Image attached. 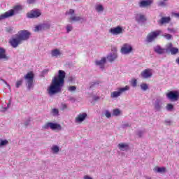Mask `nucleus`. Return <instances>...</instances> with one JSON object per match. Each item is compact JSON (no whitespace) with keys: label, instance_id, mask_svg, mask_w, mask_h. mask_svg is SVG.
<instances>
[{"label":"nucleus","instance_id":"nucleus-37","mask_svg":"<svg viewBox=\"0 0 179 179\" xmlns=\"http://www.w3.org/2000/svg\"><path fill=\"white\" fill-rule=\"evenodd\" d=\"M52 115H54L55 117L57 116V115H59V110H58V109L57 108H53L52 110Z\"/></svg>","mask_w":179,"mask_h":179},{"label":"nucleus","instance_id":"nucleus-38","mask_svg":"<svg viewBox=\"0 0 179 179\" xmlns=\"http://www.w3.org/2000/svg\"><path fill=\"white\" fill-rule=\"evenodd\" d=\"M67 33H69L70 31H72L73 30V27L71 24H68L66 27Z\"/></svg>","mask_w":179,"mask_h":179},{"label":"nucleus","instance_id":"nucleus-16","mask_svg":"<svg viewBox=\"0 0 179 179\" xmlns=\"http://www.w3.org/2000/svg\"><path fill=\"white\" fill-rule=\"evenodd\" d=\"M166 51H170L172 55H176V54H178V48L173 47V43H169L167 45Z\"/></svg>","mask_w":179,"mask_h":179},{"label":"nucleus","instance_id":"nucleus-13","mask_svg":"<svg viewBox=\"0 0 179 179\" xmlns=\"http://www.w3.org/2000/svg\"><path fill=\"white\" fill-rule=\"evenodd\" d=\"M41 16V11L40 10H32L27 13V17L29 19H34Z\"/></svg>","mask_w":179,"mask_h":179},{"label":"nucleus","instance_id":"nucleus-55","mask_svg":"<svg viewBox=\"0 0 179 179\" xmlns=\"http://www.w3.org/2000/svg\"><path fill=\"white\" fill-rule=\"evenodd\" d=\"M173 15L175 16V17H179V13H173Z\"/></svg>","mask_w":179,"mask_h":179},{"label":"nucleus","instance_id":"nucleus-19","mask_svg":"<svg viewBox=\"0 0 179 179\" xmlns=\"http://www.w3.org/2000/svg\"><path fill=\"white\" fill-rule=\"evenodd\" d=\"M0 59H5V61L9 59V57L6 55V50L1 47H0Z\"/></svg>","mask_w":179,"mask_h":179},{"label":"nucleus","instance_id":"nucleus-2","mask_svg":"<svg viewBox=\"0 0 179 179\" xmlns=\"http://www.w3.org/2000/svg\"><path fill=\"white\" fill-rule=\"evenodd\" d=\"M23 8L20 5L15 6L13 9L8 10L7 12L1 14L0 15V22L1 20H3L5 19H8V17H12V16H15V15H17L20 10H22Z\"/></svg>","mask_w":179,"mask_h":179},{"label":"nucleus","instance_id":"nucleus-43","mask_svg":"<svg viewBox=\"0 0 179 179\" xmlns=\"http://www.w3.org/2000/svg\"><path fill=\"white\" fill-rule=\"evenodd\" d=\"M69 92H75L76 90V86H69L68 87Z\"/></svg>","mask_w":179,"mask_h":179},{"label":"nucleus","instance_id":"nucleus-11","mask_svg":"<svg viewBox=\"0 0 179 179\" xmlns=\"http://www.w3.org/2000/svg\"><path fill=\"white\" fill-rule=\"evenodd\" d=\"M120 52L123 55H128L132 52V46L129 43H124L120 49Z\"/></svg>","mask_w":179,"mask_h":179},{"label":"nucleus","instance_id":"nucleus-51","mask_svg":"<svg viewBox=\"0 0 179 179\" xmlns=\"http://www.w3.org/2000/svg\"><path fill=\"white\" fill-rule=\"evenodd\" d=\"M137 83H137L136 80H133V81L131 82V85H132V86H133L134 87H136Z\"/></svg>","mask_w":179,"mask_h":179},{"label":"nucleus","instance_id":"nucleus-42","mask_svg":"<svg viewBox=\"0 0 179 179\" xmlns=\"http://www.w3.org/2000/svg\"><path fill=\"white\" fill-rule=\"evenodd\" d=\"M11 104H12V99H10L9 101H8V103H7V106L3 107L4 111H6V110H8V108H9L10 107Z\"/></svg>","mask_w":179,"mask_h":179},{"label":"nucleus","instance_id":"nucleus-1","mask_svg":"<svg viewBox=\"0 0 179 179\" xmlns=\"http://www.w3.org/2000/svg\"><path fill=\"white\" fill-rule=\"evenodd\" d=\"M66 73L64 71L59 70L58 75L55 76L50 83V85L47 89L48 94L49 96H55L58 94L62 91V87L65 85V76Z\"/></svg>","mask_w":179,"mask_h":179},{"label":"nucleus","instance_id":"nucleus-50","mask_svg":"<svg viewBox=\"0 0 179 179\" xmlns=\"http://www.w3.org/2000/svg\"><path fill=\"white\" fill-rule=\"evenodd\" d=\"M68 108V106L65 103H62V110H66Z\"/></svg>","mask_w":179,"mask_h":179},{"label":"nucleus","instance_id":"nucleus-7","mask_svg":"<svg viewBox=\"0 0 179 179\" xmlns=\"http://www.w3.org/2000/svg\"><path fill=\"white\" fill-rule=\"evenodd\" d=\"M161 33L162 31L160 30H156L149 33L146 37L147 43H153V41H155V40H156L157 37L160 36Z\"/></svg>","mask_w":179,"mask_h":179},{"label":"nucleus","instance_id":"nucleus-5","mask_svg":"<svg viewBox=\"0 0 179 179\" xmlns=\"http://www.w3.org/2000/svg\"><path fill=\"white\" fill-rule=\"evenodd\" d=\"M50 128L52 131H61L62 129L61 124L54 122H47L42 127L43 129H50Z\"/></svg>","mask_w":179,"mask_h":179},{"label":"nucleus","instance_id":"nucleus-58","mask_svg":"<svg viewBox=\"0 0 179 179\" xmlns=\"http://www.w3.org/2000/svg\"><path fill=\"white\" fill-rule=\"evenodd\" d=\"M24 125H25L26 127H27V125H29V122H25V123H24Z\"/></svg>","mask_w":179,"mask_h":179},{"label":"nucleus","instance_id":"nucleus-27","mask_svg":"<svg viewBox=\"0 0 179 179\" xmlns=\"http://www.w3.org/2000/svg\"><path fill=\"white\" fill-rule=\"evenodd\" d=\"M7 145H9V141H8V140H0V148H3V146H7Z\"/></svg>","mask_w":179,"mask_h":179},{"label":"nucleus","instance_id":"nucleus-26","mask_svg":"<svg viewBox=\"0 0 179 179\" xmlns=\"http://www.w3.org/2000/svg\"><path fill=\"white\" fill-rule=\"evenodd\" d=\"M117 148H119L120 150H122L124 152L127 150L129 145L125 143H121L117 145Z\"/></svg>","mask_w":179,"mask_h":179},{"label":"nucleus","instance_id":"nucleus-24","mask_svg":"<svg viewBox=\"0 0 179 179\" xmlns=\"http://www.w3.org/2000/svg\"><path fill=\"white\" fill-rule=\"evenodd\" d=\"M154 51H155V52H157V54L162 55V54H164L166 49L162 48V47H160V45H157L154 48Z\"/></svg>","mask_w":179,"mask_h":179},{"label":"nucleus","instance_id":"nucleus-10","mask_svg":"<svg viewBox=\"0 0 179 179\" xmlns=\"http://www.w3.org/2000/svg\"><path fill=\"white\" fill-rule=\"evenodd\" d=\"M152 105L155 111H162L164 107V101L162 98H157Z\"/></svg>","mask_w":179,"mask_h":179},{"label":"nucleus","instance_id":"nucleus-18","mask_svg":"<svg viewBox=\"0 0 179 179\" xmlns=\"http://www.w3.org/2000/svg\"><path fill=\"white\" fill-rule=\"evenodd\" d=\"M152 3H153L152 0H143L138 3V5L140 8H146L150 6Z\"/></svg>","mask_w":179,"mask_h":179},{"label":"nucleus","instance_id":"nucleus-9","mask_svg":"<svg viewBox=\"0 0 179 179\" xmlns=\"http://www.w3.org/2000/svg\"><path fill=\"white\" fill-rule=\"evenodd\" d=\"M17 36L21 39V41H27L30 36H31V33L30 31L23 29L20 30L17 33Z\"/></svg>","mask_w":179,"mask_h":179},{"label":"nucleus","instance_id":"nucleus-61","mask_svg":"<svg viewBox=\"0 0 179 179\" xmlns=\"http://www.w3.org/2000/svg\"><path fill=\"white\" fill-rule=\"evenodd\" d=\"M163 1H169V0H163Z\"/></svg>","mask_w":179,"mask_h":179},{"label":"nucleus","instance_id":"nucleus-40","mask_svg":"<svg viewBox=\"0 0 179 179\" xmlns=\"http://www.w3.org/2000/svg\"><path fill=\"white\" fill-rule=\"evenodd\" d=\"M164 37L166 39V40H171L173 38V36H171V34H164Z\"/></svg>","mask_w":179,"mask_h":179},{"label":"nucleus","instance_id":"nucleus-39","mask_svg":"<svg viewBox=\"0 0 179 179\" xmlns=\"http://www.w3.org/2000/svg\"><path fill=\"white\" fill-rule=\"evenodd\" d=\"M168 31H169V33H172L173 34H176V33H177V29H176V28H168Z\"/></svg>","mask_w":179,"mask_h":179},{"label":"nucleus","instance_id":"nucleus-53","mask_svg":"<svg viewBox=\"0 0 179 179\" xmlns=\"http://www.w3.org/2000/svg\"><path fill=\"white\" fill-rule=\"evenodd\" d=\"M1 80H2V82H3L7 85L8 89H10V85L9 84H8V83L5 80L1 79Z\"/></svg>","mask_w":179,"mask_h":179},{"label":"nucleus","instance_id":"nucleus-6","mask_svg":"<svg viewBox=\"0 0 179 179\" xmlns=\"http://www.w3.org/2000/svg\"><path fill=\"white\" fill-rule=\"evenodd\" d=\"M66 15H69L70 22H83V17L81 16H76L75 15V10L69 9L68 11L66 12Z\"/></svg>","mask_w":179,"mask_h":179},{"label":"nucleus","instance_id":"nucleus-15","mask_svg":"<svg viewBox=\"0 0 179 179\" xmlns=\"http://www.w3.org/2000/svg\"><path fill=\"white\" fill-rule=\"evenodd\" d=\"M153 72L152 70L150 69H146L144 71H143L141 73V76L144 79H149L151 76H152Z\"/></svg>","mask_w":179,"mask_h":179},{"label":"nucleus","instance_id":"nucleus-25","mask_svg":"<svg viewBox=\"0 0 179 179\" xmlns=\"http://www.w3.org/2000/svg\"><path fill=\"white\" fill-rule=\"evenodd\" d=\"M171 20V18H170V17H164L159 20V23H160V24H166L167 23H170Z\"/></svg>","mask_w":179,"mask_h":179},{"label":"nucleus","instance_id":"nucleus-3","mask_svg":"<svg viewBox=\"0 0 179 179\" xmlns=\"http://www.w3.org/2000/svg\"><path fill=\"white\" fill-rule=\"evenodd\" d=\"M24 78L25 79L26 82H27V89L28 90H30L31 89H33L34 87V85H33V82L34 80V74L33 73V72H29L27 73L26 76H24Z\"/></svg>","mask_w":179,"mask_h":179},{"label":"nucleus","instance_id":"nucleus-48","mask_svg":"<svg viewBox=\"0 0 179 179\" xmlns=\"http://www.w3.org/2000/svg\"><path fill=\"white\" fill-rule=\"evenodd\" d=\"M105 115H106V118H110L111 117V113L108 110L106 111Z\"/></svg>","mask_w":179,"mask_h":179},{"label":"nucleus","instance_id":"nucleus-31","mask_svg":"<svg viewBox=\"0 0 179 179\" xmlns=\"http://www.w3.org/2000/svg\"><path fill=\"white\" fill-rule=\"evenodd\" d=\"M155 170L157 173H166V167H156Z\"/></svg>","mask_w":179,"mask_h":179},{"label":"nucleus","instance_id":"nucleus-35","mask_svg":"<svg viewBox=\"0 0 179 179\" xmlns=\"http://www.w3.org/2000/svg\"><path fill=\"white\" fill-rule=\"evenodd\" d=\"M141 90L146 92V90H148V89H149V86L146 83H142L141 85Z\"/></svg>","mask_w":179,"mask_h":179},{"label":"nucleus","instance_id":"nucleus-30","mask_svg":"<svg viewBox=\"0 0 179 179\" xmlns=\"http://www.w3.org/2000/svg\"><path fill=\"white\" fill-rule=\"evenodd\" d=\"M41 26L43 30H48V29H50V27H51V24L48 22L41 24Z\"/></svg>","mask_w":179,"mask_h":179},{"label":"nucleus","instance_id":"nucleus-32","mask_svg":"<svg viewBox=\"0 0 179 179\" xmlns=\"http://www.w3.org/2000/svg\"><path fill=\"white\" fill-rule=\"evenodd\" d=\"M166 108L167 110V111H173V110H174V105L171 104V103H168L166 104Z\"/></svg>","mask_w":179,"mask_h":179},{"label":"nucleus","instance_id":"nucleus-46","mask_svg":"<svg viewBox=\"0 0 179 179\" xmlns=\"http://www.w3.org/2000/svg\"><path fill=\"white\" fill-rule=\"evenodd\" d=\"M158 6H166V2L165 1H160L157 3Z\"/></svg>","mask_w":179,"mask_h":179},{"label":"nucleus","instance_id":"nucleus-23","mask_svg":"<svg viewBox=\"0 0 179 179\" xmlns=\"http://www.w3.org/2000/svg\"><path fill=\"white\" fill-rule=\"evenodd\" d=\"M117 58H118V55L115 52L110 53L106 57V59L109 61V62H113V61H115Z\"/></svg>","mask_w":179,"mask_h":179},{"label":"nucleus","instance_id":"nucleus-21","mask_svg":"<svg viewBox=\"0 0 179 179\" xmlns=\"http://www.w3.org/2000/svg\"><path fill=\"white\" fill-rule=\"evenodd\" d=\"M136 20L138 23H143V22H146V17L144 15L138 13L136 15Z\"/></svg>","mask_w":179,"mask_h":179},{"label":"nucleus","instance_id":"nucleus-59","mask_svg":"<svg viewBox=\"0 0 179 179\" xmlns=\"http://www.w3.org/2000/svg\"><path fill=\"white\" fill-rule=\"evenodd\" d=\"M145 179H152V178H150L149 176H145Z\"/></svg>","mask_w":179,"mask_h":179},{"label":"nucleus","instance_id":"nucleus-22","mask_svg":"<svg viewBox=\"0 0 179 179\" xmlns=\"http://www.w3.org/2000/svg\"><path fill=\"white\" fill-rule=\"evenodd\" d=\"M86 117H87V114H86V113H80L76 117V122H83V120H86Z\"/></svg>","mask_w":179,"mask_h":179},{"label":"nucleus","instance_id":"nucleus-41","mask_svg":"<svg viewBox=\"0 0 179 179\" xmlns=\"http://www.w3.org/2000/svg\"><path fill=\"white\" fill-rule=\"evenodd\" d=\"M22 84H23V80H20L17 81L16 82L17 89H19V87H20V86H22Z\"/></svg>","mask_w":179,"mask_h":179},{"label":"nucleus","instance_id":"nucleus-34","mask_svg":"<svg viewBox=\"0 0 179 179\" xmlns=\"http://www.w3.org/2000/svg\"><path fill=\"white\" fill-rule=\"evenodd\" d=\"M6 31L7 33H10V34H13V33H15V29L12 27H8L6 28Z\"/></svg>","mask_w":179,"mask_h":179},{"label":"nucleus","instance_id":"nucleus-8","mask_svg":"<svg viewBox=\"0 0 179 179\" xmlns=\"http://www.w3.org/2000/svg\"><path fill=\"white\" fill-rule=\"evenodd\" d=\"M23 42L21 41L19 36L16 34L12 36V38L9 40V43L10 44L13 48H17L20 44H22Z\"/></svg>","mask_w":179,"mask_h":179},{"label":"nucleus","instance_id":"nucleus-52","mask_svg":"<svg viewBox=\"0 0 179 179\" xmlns=\"http://www.w3.org/2000/svg\"><path fill=\"white\" fill-rule=\"evenodd\" d=\"M123 128H127V127H131V124L129 123H125L122 125Z\"/></svg>","mask_w":179,"mask_h":179},{"label":"nucleus","instance_id":"nucleus-47","mask_svg":"<svg viewBox=\"0 0 179 179\" xmlns=\"http://www.w3.org/2000/svg\"><path fill=\"white\" fill-rule=\"evenodd\" d=\"M99 84H100V82H99V81L92 82L90 84V87L92 88V87H93V86H96V85H99Z\"/></svg>","mask_w":179,"mask_h":179},{"label":"nucleus","instance_id":"nucleus-33","mask_svg":"<svg viewBox=\"0 0 179 179\" xmlns=\"http://www.w3.org/2000/svg\"><path fill=\"white\" fill-rule=\"evenodd\" d=\"M121 114V110H120V109H114L113 111V115H114L115 117H118V115H120Z\"/></svg>","mask_w":179,"mask_h":179},{"label":"nucleus","instance_id":"nucleus-12","mask_svg":"<svg viewBox=\"0 0 179 179\" xmlns=\"http://www.w3.org/2000/svg\"><path fill=\"white\" fill-rule=\"evenodd\" d=\"M166 97L172 101H177L179 98V92L177 91H171L166 94Z\"/></svg>","mask_w":179,"mask_h":179},{"label":"nucleus","instance_id":"nucleus-4","mask_svg":"<svg viewBox=\"0 0 179 179\" xmlns=\"http://www.w3.org/2000/svg\"><path fill=\"white\" fill-rule=\"evenodd\" d=\"M129 90V86L126 85L124 87H119L117 88V91L112 92L110 93L111 99H117L122 94V93H125V92Z\"/></svg>","mask_w":179,"mask_h":179},{"label":"nucleus","instance_id":"nucleus-60","mask_svg":"<svg viewBox=\"0 0 179 179\" xmlns=\"http://www.w3.org/2000/svg\"><path fill=\"white\" fill-rule=\"evenodd\" d=\"M95 100H99V97H96V98L95 99Z\"/></svg>","mask_w":179,"mask_h":179},{"label":"nucleus","instance_id":"nucleus-45","mask_svg":"<svg viewBox=\"0 0 179 179\" xmlns=\"http://www.w3.org/2000/svg\"><path fill=\"white\" fill-rule=\"evenodd\" d=\"M145 134L144 131H137V136H138L139 138H142V136H143Z\"/></svg>","mask_w":179,"mask_h":179},{"label":"nucleus","instance_id":"nucleus-17","mask_svg":"<svg viewBox=\"0 0 179 179\" xmlns=\"http://www.w3.org/2000/svg\"><path fill=\"white\" fill-rule=\"evenodd\" d=\"M106 61L107 59L106 57H102L100 60H96L95 64L96 65V66L100 68V69H104Z\"/></svg>","mask_w":179,"mask_h":179},{"label":"nucleus","instance_id":"nucleus-36","mask_svg":"<svg viewBox=\"0 0 179 179\" xmlns=\"http://www.w3.org/2000/svg\"><path fill=\"white\" fill-rule=\"evenodd\" d=\"M41 30H43V27L41 24H39V25L35 27L34 31H35V32L41 31Z\"/></svg>","mask_w":179,"mask_h":179},{"label":"nucleus","instance_id":"nucleus-57","mask_svg":"<svg viewBox=\"0 0 179 179\" xmlns=\"http://www.w3.org/2000/svg\"><path fill=\"white\" fill-rule=\"evenodd\" d=\"M176 64H178L179 65V57L178 59H176Z\"/></svg>","mask_w":179,"mask_h":179},{"label":"nucleus","instance_id":"nucleus-29","mask_svg":"<svg viewBox=\"0 0 179 179\" xmlns=\"http://www.w3.org/2000/svg\"><path fill=\"white\" fill-rule=\"evenodd\" d=\"M95 9L96 12L100 13L104 10V7H103L102 5L99 4L95 6Z\"/></svg>","mask_w":179,"mask_h":179},{"label":"nucleus","instance_id":"nucleus-44","mask_svg":"<svg viewBox=\"0 0 179 179\" xmlns=\"http://www.w3.org/2000/svg\"><path fill=\"white\" fill-rule=\"evenodd\" d=\"M68 82L70 83H75V77L70 76L68 78Z\"/></svg>","mask_w":179,"mask_h":179},{"label":"nucleus","instance_id":"nucleus-49","mask_svg":"<svg viewBox=\"0 0 179 179\" xmlns=\"http://www.w3.org/2000/svg\"><path fill=\"white\" fill-rule=\"evenodd\" d=\"M36 0H27V3H29V5H31L33 3H36Z\"/></svg>","mask_w":179,"mask_h":179},{"label":"nucleus","instance_id":"nucleus-56","mask_svg":"<svg viewBox=\"0 0 179 179\" xmlns=\"http://www.w3.org/2000/svg\"><path fill=\"white\" fill-rule=\"evenodd\" d=\"M84 179H93L92 177L89 176H84Z\"/></svg>","mask_w":179,"mask_h":179},{"label":"nucleus","instance_id":"nucleus-20","mask_svg":"<svg viewBox=\"0 0 179 179\" xmlns=\"http://www.w3.org/2000/svg\"><path fill=\"white\" fill-rule=\"evenodd\" d=\"M51 55L53 58H58L62 55V52L59 49H53L51 50Z\"/></svg>","mask_w":179,"mask_h":179},{"label":"nucleus","instance_id":"nucleus-54","mask_svg":"<svg viewBox=\"0 0 179 179\" xmlns=\"http://www.w3.org/2000/svg\"><path fill=\"white\" fill-rule=\"evenodd\" d=\"M165 124H166V125H171V120H165Z\"/></svg>","mask_w":179,"mask_h":179},{"label":"nucleus","instance_id":"nucleus-28","mask_svg":"<svg viewBox=\"0 0 179 179\" xmlns=\"http://www.w3.org/2000/svg\"><path fill=\"white\" fill-rule=\"evenodd\" d=\"M52 153L57 154L59 152V147L58 145H53L51 148Z\"/></svg>","mask_w":179,"mask_h":179},{"label":"nucleus","instance_id":"nucleus-14","mask_svg":"<svg viewBox=\"0 0 179 179\" xmlns=\"http://www.w3.org/2000/svg\"><path fill=\"white\" fill-rule=\"evenodd\" d=\"M109 33L113 36H118V34H122V33H124V29L122 27L117 26L116 27L111 28L109 30Z\"/></svg>","mask_w":179,"mask_h":179}]
</instances>
